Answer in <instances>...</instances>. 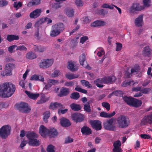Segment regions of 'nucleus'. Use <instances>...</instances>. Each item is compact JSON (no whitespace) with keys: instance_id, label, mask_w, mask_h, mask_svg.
Returning a JSON list of instances; mask_svg holds the SVG:
<instances>
[{"instance_id":"obj_1","label":"nucleus","mask_w":152,"mask_h":152,"mask_svg":"<svg viewBox=\"0 0 152 152\" xmlns=\"http://www.w3.org/2000/svg\"><path fill=\"white\" fill-rule=\"evenodd\" d=\"M15 86L10 82L4 83L0 86V96L8 98L12 96L15 90Z\"/></svg>"},{"instance_id":"obj_2","label":"nucleus","mask_w":152,"mask_h":152,"mask_svg":"<svg viewBox=\"0 0 152 152\" xmlns=\"http://www.w3.org/2000/svg\"><path fill=\"white\" fill-rule=\"evenodd\" d=\"M117 121L119 127L121 128L127 127L130 124V121L129 118L124 115H121L118 117Z\"/></svg>"},{"instance_id":"obj_3","label":"nucleus","mask_w":152,"mask_h":152,"mask_svg":"<svg viewBox=\"0 0 152 152\" xmlns=\"http://www.w3.org/2000/svg\"><path fill=\"white\" fill-rule=\"evenodd\" d=\"M53 62L54 60L53 59H42L39 63V65L40 68L42 69H47L52 65Z\"/></svg>"},{"instance_id":"obj_4","label":"nucleus","mask_w":152,"mask_h":152,"mask_svg":"<svg viewBox=\"0 0 152 152\" xmlns=\"http://www.w3.org/2000/svg\"><path fill=\"white\" fill-rule=\"evenodd\" d=\"M11 130V127L9 125L3 126L0 129V136L2 138L5 139L10 135Z\"/></svg>"},{"instance_id":"obj_5","label":"nucleus","mask_w":152,"mask_h":152,"mask_svg":"<svg viewBox=\"0 0 152 152\" xmlns=\"http://www.w3.org/2000/svg\"><path fill=\"white\" fill-rule=\"evenodd\" d=\"M15 65L10 63L7 64L5 65V71L2 72L1 75L3 76L10 75L12 74V71L15 68Z\"/></svg>"},{"instance_id":"obj_6","label":"nucleus","mask_w":152,"mask_h":152,"mask_svg":"<svg viewBox=\"0 0 152 152\" xmlns=\"http://www.w3.org/2000/svg\"><path fill=\"white\" fill-rule=\"evenodd\" d=\"M113 119L111 118L104 122L103 126L104 129L111 131H115L116 130V127L114 125H113Z\"/></svg>"},{"instance_id":"obj_7","label":"nucleus","mask_w":152,"mask_h":152,"mask_svg":"<svg viewBox=\"0 0 152 152\" xmlns=\"http://www.w3.org/2000/svg\"><path fill=\"white\" fill-rule=\"evenodd\" d=\"M18 108L19 111L23 113H28L31 110L28 104L23 102H21L18 104Z\"/></svg>"},{"instance_id":"obj_8","label":"nucleus","mask_w":152,"mask_h":152,"mask_svg":"<svg viewBox=\"0 0 152 152\" xmlns=\"http://www.w3.org/2000/svg\"><path fill=\"white\" fill-rule=\"evenodd\" d=\"M71 117L72 120L76 123L82 122L84 119V116L83 115L77 113L72 114Z\"/></svg>"},{"instance_id":"obj_9","label":"nucleus","mask_w":152,"mask_h":152,"mask_svg":"<svg viewBox=\"0 0 152 152\" xmlns=\"http://www.w3.org/2000/svg\"><path fill=\"white\" fill-rule=\"evenodd\" d=\"M90 124L92 128L96 130H100L102 129V122L98 120L91 121Z\"/></svg>"},{"instance_id":"obj_10","label":"nucleus","mask_w":152,"mask_h":152,"mask_svg":"<svg viewBox=\"0 0 152 152\" xmlns=\"http://www.w3.org/2000/svg\"><path fill=\"white\" fill-rule=\"evenodd\" d=\"M49 108L53 110L57 109H62L65 108L64 106L61 103L57 102H51L49 106Z\"/></svg>"},{"instance_id":"obj_11","label":"nucleus","mask_w":152,"mask_h":152,"mask_svg":"<svg viewBox=\"0 0 152 152\" xmlns=\"http://www.w3.org/2000/svg\"><path fill=\"white\" fill-rule=\"evenodd\" d=\"M68 63L67 67L71 71H76L78 69L79 64H77L76 62L70 61H69Z\"/></svg>"},{"instance_id":"obj_12","label":"nucleus","mask_w":152,"mask_h":152,"mask_svg":"<svg viewBox=\"0 0 152 152\" xmlns=\"http://www.w3.org/2000/svg\"><path fill=\"white\" fill-rule=\"evenodd\" d=\"M144 9L143 6L140 5L138 3H134L130 7V11L131 12H134L136 11H141Z\"/></svg>"},{"instance_id":"obj_13","label":"nucleus","mask_w":152,"mask_h":152,"mask_svg":"<svg viewBox=\"0 0 152 152\" xmlns=\"http://www.w3.org/2000/svg\"><path fill=\"white\" fill-rule=\"evenodd\" d=\"M123 99L127 104L130 106L134 107L135 98L125 96L123 97Z\"/></svg>"},{"instance_id":"obj_14","label":"nucleus","mask_w":152,"mask_h":152,"mask_svg":"<svg viewBox=\"0 0 152 152\" xmlns=\"http://www.w3.org/2000/svg\"><path fill=\"white\" fill-rule=\"evenodd\" d=\"M42 12L40 9H37L32 11L29 15L31 18H36L39 17Z\"/></svg>"},{"instance_id":"obj_15","label":"nucleus","mask_w":152,"mask_h":152,"mask_svg":"<svg viewBox=\"0 0 152 152\" xmlns=\"http://www.w3.org/2000/svg\"><path fill=\"white\" fill-rule=\"evenodd\" d=\"M49 129H48L44 126L42 125L39 128V132L43 137H45L48 134Z\"/></svg>"},{"instance_id":"obj_16","label":"nucleus","mask_w":152,"mask_h":152,"mask_svg":"<svg viewBox=\"0 0 152 152\" xmlns=\"http://www.w3.org/2000/svg\"><path fill=\"white\" fill-rule=\"evenodd\" d=\"M81 131L82 134L85 136L89 135L92 133L91 129L86 126H83L81 129Z\"/></svg>"},{"instance_id":"obj_17","label":"nucleus","mask_w":152,"mask_h":152,"mask_svg":"<svg viewBox=\"0 0 152 152\" xmlns=\"http://www.w3.org/2000/svg\"><path fill=\"white\" fill-rule=\"evenodd\" d=\"M152 120V115L145 116L142 120L141 124L143 125L147 123L151 124Z\"/></svg>"},{"instance_id":"obj_18","label":"nucleus","mask_w":152,"mask_h":152,"mask_svg":"<svg viewBox=\"0 0 152 152\" xmlns=\"http://www.w3.org/2000/svg\"><path fill=\"white\" fill-rule=\"evenodd\" d=\"M69 93V90L68 88L62 87L60 90V92L58 94V96L60 97L65 96Z\"/></svg>"},{"instance_id":"obj_19","label":"nucleus","mask_w":152,"mask_h":152,"mask_svg":"<svg viewBox=\"0 0 152 152\" xmlns=\"http://www.w3.org/2000/svg\"><path fill=\"white\" fill-rule=\"evenodd\" d=\"M106 22L102 20H97L92 23L91 24V26L95 27L98 26H105L106 24Z\"/></svg>"},{"instance_id":"obj_20","label":"nucleus","mask_w":152,"mask_h":152,"mask_svg":"<svg viewBox=\"0 0 152 152\" xmlns=\"http://www.w3.org/2000/svg\"><path fill=\"white\" fill-rule=\"evenodd\" d=\"M152 50L149 46H147L143 48L142 53L145 56L149 57L152 53Z\"/></svg>"},{"instance_id":"obj_21","label":"nucleus","mask_w":152,"mask_h":152,"mask_svg":"<svg viewBox=\"0 0 152 152\" xmlns=\"http://www.w3.org/2000/svg\"><path fill=\"white\" fill-rule=\"evenodd\" d=\"M52 26L60 33L64 29V24L61 23L54 25Z\"/></svg>"},{"instance_id":"obj_22","label":"nucleus","mask_w":152,"mask_h":152,"mask_svg":"<svg viewBox=\"0 0 152 152\" xmlns=\"http://www.w3.org/2000/svg\"><path fill=\"white\" fill-rule=\"evenodd\" d=\"M26 137L28 139L29 141L34 138H37L38 135L34 132H28L26 133Z\"/></svg>"},{"instance_id":"obj_23","label":"nucleus","mask_w":152,"mask_h":152,"mask_svg":"<svg viewBox=\"0 0 152 152\" xmlns=\"http://www.w3.org/2000/svg\"><path fill=\"white\" fill-rule=\"evenodd\" d=\"M37 138H34L28 141V143L31 146H38L40 145L41 143L39 140Z\"/></svg>"},{"instance_id":"obj_24","label":"nucleus","mask_w":152,"mask_h":152,"mask_svg":"<svg viewBox=\"0 0 152 152\" xmlns=\"http://www.w3.org/2000/svg\"><path fill=\"white\" fill-rule=\"evenodd\" d=\"M60 124L62 126L64 127H68L71 125V123L69 120L64 118L61 119Z\"/></svg>"},{"instance_id":"obj_25","label":"nucleus","mask_w":152,"mask_h":152,"mask_svg":"<svg viewBox=\"0 0 152 152\" xmlns=\"http://www.w3.org/2000/svg\"><path fill=\"white\" fill-rule=\"evenodd\" d=\"M34 49L35 52L38 53H42L46 49V47L42 46H36L34 45Z\"/></svg>"},{"instance_id":"obj_26","label":"nucleus","mask_w":152,"mask_h":152,"mask_svg":"<svg viewBox=\"0 0 152 152\" xmlns=\"http://www.w3.org/2000/svg\"><path fill=\"white\" fill-rule=\"evenodd\" d=\"M25 92L29 97L33 99H37L39 96V94L38 93L34 94L27 91H26Z\"/></svg>"},{"instance_id":"obj_27","label":"nucleus","mask_w":152,"mask_h":152,"mask_svg":"<svg viewBox=\"0 0 152 152\" xmlns=\"http://www.w3.org/2000/svg\"><path fill=\"white\" fill-rule=\"evenodd\" d=\"M71 109L75 111H77L82 109V107L80 104L76 103H72L70 105Z\"/></svg>"},{"instance_id":"obj_28","label":"nucleus","mask_w":152,"mask_h":152,"mask_svg":"<svg viewBox=\"0 0 152 152\" xmlns=\"http://www.w3.org/2000/svg\"><path fill=\"white\" fill-rule=\"evenodd\" d=\"M26 58L29 60H33L37 57V55L32 51L27 53L26 56Z\"/></svg>"},{"instance_id":"obj_29","label":"nucleus","mask_w":152,"mask_h":152,"mask_svg":"<svg viewBox=\"0 0 152 152\" xmlns=\"http://www.w3.org/2000/svg\"><path fill=\"white\" fill-rule=\"evenodd\" d=\"M115 112L113 111L111 113L109 114L104 112H102L100 114V116L102 117L111 118L115 114Z\"/></svg>"},{"instance_id":"obj_30","label":"nucleus","mask_w":152,"mask_h":152,"mask_svg":"<svg viewBox=\"0 0 152 152\" xmlns=\"http://www.w3.org/2000/svg\"><path fill=\"white\" fill-rule=\"evenodd\" d=\"M19 39V37L18 36L12 34L7 35L6 38L7 40L9 42L14 40H18Z\"/></svg>"},{"instance_id":"obj_31","label":"nucleus","mask_w":152,"mask_h":152,"mask_svg":"<svg viewBox=\"0 0 152 152\" xmlns=\"http://www.w3.org/2000/svg\"><path fill=\"white\" fill-rule=\"evenodd\" d=\"M31 80H39L42 82H43L44 81V77L40 75H38L35 74L32 76L30 78Z\"/></svg>"},{"instance_id":"obj_32","label":"nucleus","mask_w":152,"mask_h":152,"mask_svg":"<svg viewBox=\"0 0 152 152\" xmlns=\"http://www.w3.org/2000/svg\"><path fill=\"white\" fill-rule=\"evenodd\" d=\"M142 18L143 16L140 15L135 19V23L136 26L139 27L142 25L141 23L143 20Z\"/></svg>"},{"instance_id":"obj_33","label":"nucleus","mask_w":152,"mask_h":152,"mask_svg":"<svg viewBox=\"0 0 152 152\" xmlns=\"http://www.w3.org/2000/svg\"><path fill=\"white\" fill-rule=\"evenodd\" d=\"M48 134V135L52 137L56 136L58 134V132L54 128L50 129H49Z\"/></svg>"},{"instance_id":"obj_34","label":"nucleus","mask_w":152,"mask_h":152,"mask_svg":"<svg viewBox=\"0 0 152 152\" xmlns=\"http://www.w3.org/2000/svg\"><path fill=\"white\" fill-rule=\"evenodd\" d=\"M94 83L99 88H102L103 87V85L101 84L104 83L102 78L95 80L94 81Z\"/></svg>"},{"instance_id":"obj_35","label":"nucleus","mask_w":152,"mask_h":152,"mask_svg":"<svg viewBox=\"0 0 152 152\" xmlns=\"http://www.w3.org/2000/svg\"><path fill=\"white\" fill-rule=\"evenodd\" d=\"M91 102L92 101H89L87 102L86 104L84 105V110L87 113H90L91 112L90 104Z\"/></svg>"},{"instance_id":"obj_36","label":"nucleus","mask_w":152,"mask_h":152,"mask_svg":"<svg viewBox=\"0 0 152 152\" xmlns=\"http://www.w3.org/2000/svg\"><path fill=\"white\" fill-rule=\"evenodd\" d=\"M41 0H32L27 4V6L28 7H31L33 6L38 5L41 3Z\"/></svg>"},{"instance_id":"obj_37","label":"nucleus","mask_w":152,"mask_h":152,"mask_svg":"<svg viewBox=\"0 0 152 152\" xmlns=\"http://www.w3.org/2000/svg\"><path fill=\"white\" fill-rule=\"evenodd\" d=\"M103 83L105 84H110L112 82L113 78L111 76L105 77L102 78Z\"/></svg>"},{"instance_id":"obj_38","label":"nucleus","mask_w":152,"mask_h":152,"mask_svg":"<svg viewBox=\"0 0 152 152\" xmlns=\"http://www.w3.org/2000/svg\"><path fill=\"white\" fill-rule=\"evenodd\" d=\"M50 112L49 111H45L43 114V121L47 123L48 121V119L50 116Z\"/></svg>"},{"instance_id":"obj_39","label":"nucleus","mask_w":152,"mask_h":152,"mask_svg":"<svg viewBox=\"0 0 152 152\" xmlns=\"http://www.w3.org/2000/svg\"><path fill=\"white\" fill-rule=\"evenodd\" d=\"M60 33L52 26V29L50 32V35L52 37H55L58 35Z\"/></svg>"},{"instance_id":"obj_40","label":"nucleus","mask_w":152,"mask_h":152,"mask_svg":"<svg viewBox=\"0 0 152 152\" xmlns=\"http://www.w3.org/2000/svg\"><path fill=\"white\" fill-rule=\"evenodd\" d=\"M140 70V66L139 65H136L131 69V72L132 74H136L139 72Z\"/></svg>"},{"instance_id":"obj_41","label":"nucleus","mask_w":152,"mask_h":152,"mask_svg":"<svg viewBox=\"0 0 152 152\" xmlns=\"http://www.w3.org/2000/svg\"><path fill=\"white\" fill-rule=\"evenodd\" d=\"M82 85L88 88H91L92 86L91 84L87 81L85 80H82L80 81Z\"/></svg>"},{"instance_id":"obj_42","label":"nucleus","mask_w":152,"mask_h":152,"mask_svg":"<svg viewBox=\"0 0 152 152\" xmlns=\"http://www.w3.org/2000/svg\"><path fill=\"white\" fill-rule=\"evenodd\" d=\"M80 96L79 93L77 92H73L71 94L70 96L71 98L75 100L78 99Z\"/></svg>"},{"instance_id":"obj_43","label":"nucleus","mask_w":152,"mask_h":152,"mask_svg":"<svg viewBox=\"0 0 152 152\" xmlns=\"http://www.w3.org/2000/svg\"><path fill=\"white\" fill-rule=\"evenodd\" d=\"M86 57L84 53H83L79 58V61L81 65L83 66L84 63L86 61Z\"/></svg>"},{"instance_id":"obj_44","label":"nucleus","mask_w":152,"mask_h":152,"mask_svg":"<svg viewBox=\"0 0 152 152\" xmlns=\"http://www.w3.org/2000/svg\"><path fill=\"white\" fill-rule=\"evenodd\" d=\"M65 77L68 79L72 80L78 77V76L77 75L67 73L65 75Z\"/></svg>"},{"instance_id":"obj_45","label":"nucleus","mask_w":152,"mask_h":152,"mask_svg":"<svg viewBox=\"0 0 152 152\" xmlns=\"http://www.w3.org/2000/svg\"><path fill=\"white\" fill-rule=\"evenodd\" d=\"M74 13V11L72 9H68L66 10V14L69 17H71L73 16Z\"/></svg>"},{"instance_id":"obj_46","label":"nucleus","mask_w":152,"mask_h":152,"mask_svg":"<svg viewBox=\"0 0 152 152\" xmlns=\"http://www.w3.org/2000/svg\"><path fill=\"white\" fill-rule=\"evenodd\" d=\"M134 84L133 81H130L129 82H124L121 84V86L123 87H126L128 86H131L133 85Z\"/></svg>"},{"instance_id":"obj_47","label":"nucleus","mask_w":152,"mask_h":152,"mask_svg":"<svg viewBox=\"0 0 152 152\" xmlns=\"http://www.w3.org/2000/svg\"><path fill=\"white\" fill-rule=\"evenodd\" d=\"M48 83L50 84L51 86L53 85H55L59 83V81L57 80L53 79H49L48 81Z\"/></svg>"},{"instance_id":"obj_48","label":"nucleus","mask_w":152,"mask_h":152,"mask_svg":"<svg viewBox=\"0 0 152 152\" xmlns=\"http://www.w3.org/2000/svg\"><path fill=\"white\" fill-rule=\"evenodd\" d=\"M134 107L137 108L141 106L142 104V102L141 100H138L136 99H134Z\"/></svg>"},{"instance_id":"obj_49","label":"nucleus","mask_w":152,"mask_h":152,"mask_svg":"<svg viewBox=\"0 0 152 152\" xmlns=\"http://www.w3.org/2000/svg\"><path fill=\"white\" fill-rule=\"evenodd\" d=\"M102 106L105 108L107 110L109 111L110 109V104L107 102H104L102 103Z\"/></svg>"},{"instance_id":"obj_50","label":"nucleus","mask_w":152,"mask_h":152,"mask_svg":"<svg viewBox=\"0 0 152 152\" xmlns=\"http://www.w3.org/2000/svg\"><path fill=\"white\" fill-rule=\"evenodd\" d=\"M22 6V3L20 2H15L13 4V7L16 9V10L19 9L20 7Z\"/></svg>"},{"instance_id":"obj_51","label":"nucleus","mask_w":152,"mask_h":152,"mask_svg":"<svg viewBox=\"0 0 152 152\" xmlns=\"http://www.w3.org/2000/svg\"><path fill=\"white\" fill-rule=\"evenodd\" d=\"M114 148L121 147V142L119 140L115 141L113 143Z\"/></svg>"},{"instance_id":"obj_52","label":"nucleus","mask_w":152,"mask_h":152,"mask_svg":"<svg viewBox=\"0 0 152 152\" xmlns=\"http://www.w3.org/2000/svg\"><path fill=\"white\" fill-rule=\"evenodd\" d=\"M54 146L52 145H48L47 148V152H55L54 150Z\"/></svg>"},{"instance_id":"obj_53","label":"nucleus","mask_w":152,"mask_h":152,"mask_svg":"<svg viewBox=\"0 0 152 152\" xmlns=\"http://www.w3.org/2000/svg\"><path fill=\"white\" fill-rule=\"evenodd\" d=\"M27 50V48L23 45L17 46L16 48V50H19L20 51L24 50L26 51Z\"/></svg>"},{"instance_id":"obj_54","label":"nucleus","mask_w":152,"mask_h":152,"mask_svg":"<svg viewBox=\"0 0 152 152\" xmlns=\"http://www.w3.org/2000/svg\"><path fill=\"white\" fill-rule=\"evenodd\" d=\"M34 36L35 38L37 39H39L41 38V36L39 35V28H37V30L35 32Z\"/></svg>"},{"instance_id":"obj_55","label":"nucleus","mask_w":152,"mask_h":152,"mask_svg":"<svg viewBox=\"0 0 152 152\" xmlns=\"http://www.w3.org/2000/svg\"><path fill=\"white\" fill-rule=\"evenodd\" d=\"M143 2L145 7H148L150 5L151 0H143Z\"/></svg>"},{"instance_id":"obj_56","label":"nucleus","mask_w":152,"mask_h":152,"mask_svg":"<svg viewBox=\"0 0 152 152\" xmlns=\"http://www.w3.org/2000/svg\"><path fill=\"white\" fill-rule=\"evenodd\" d=\"M16 45H13L9 47L8 48V51L10 53H12L13 52V50L15 47H17Z\"/></svg>"},{"instance_id":"obj_57","label":"nucleus","mask_w":152,"mask_h":152,"mask_svg":"<svg viewBox=\"0 0 152 152\" xmlns=\"http://www.w3.org/2000/svg\"><path fill=\"white\" fill-rule=\"evenodd\" d=\"M151 89L150 88H144L141 90L142 93L144 94H148L151 91Z\"/></svg>"},{"instance_id":"obj_58","label":"nucleus","mask_w":152,"mask_h":152,"mask_svg":"<svg viewBox=\"0 0 152 152\" xmlns=\"http://www.w3.org/2000/svg\"><path fill=\"white\" fill-rule=\"evenodd\" d=\"M60 74V71L58 70H56L52 74V76L53 77H57Z\"/></svg>"},{"instance_id":"obj_59","label":"nucleus","mask_w":152,"mask_h":152,"mask_svg":"<svg viewBox=\"0 0 152 152\" xmlns=\"http://www.w3.org/2000/svg\"><path fill=\"white\" fill-rule=\"evenodd\" d=\"M121 91H116L112 92L110 95H115L116 96H118L120 95Z\"/></svg>"},{"instance_id":"obj_60","label":"nucleus","mask_w":152,"mask_h":152,"mask_svg":"<svg viewBox=\"0 0 152 152\" xmlns=\"http://www.w3.org/2000/svg\"><path fill=\"white\" fill-rule=\"evenodd\" d=\"M42 23H43V21L42 19H41L36 22L34 25V26L36 27H37L38 28Z\"/></svg>"},{"instance_id":"obj_61","label":"nucleus","mask_w":152,"mask_h":152,"mask_svg":"<svg viewBox=\"0 0 152 152\" xmlns=\"http://www.w3.org/2000/svg\"><path fill=\"white\" fill-rule=\"evenodd\" d=\"M8 4V2L6 0H2L0 1V7L5 6Z\"/></svg>"},{"instance_id":"obj_62","label":"nucleus","mask_w":152,"mask_h":152,"mask_svg":"<svg viewBox=\"0 0 152 152\" xmlns=\"http://www.w3.org/2000/svg\"><path fill=\"white\" fill-rule=\"evenodd\" d=\"M140 136L141 138L143 139H149L151 138V136L148 134H140Z\"/></svg>"},{"instance_id":"obj_63","label":"nucleus","mask_w":152,"mask_h":152,"mask_svg":"<svg viewBox=\"0 0 152 152\" xmlns=\"http://www.w3.org/2000/svg\"><path fill=\"white\" fill-rule=\"evenodd\" d=\"M88 39V37L86 36L81 37L80 39V42L83 44L85 41Z\"/></svg>"},{"instance_id":"obj_64","label":"nucleus","mask_w":152,"mask_h":152,"mask_svg":"<svg viewBox=\"0 0 152 152\" xmlns=\"http://www.w3.org/2000/svg\"><path fill=\"white\" fill-rule=\"evenodd\" d=\"M75 3L77 6H82L83 5V3L81 0H76Z\"/></svg>"}]
</instances>
